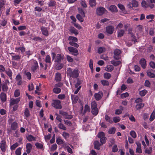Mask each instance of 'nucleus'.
Listing matches in <instances>:
<instances>
[{
	"instance_id": "f257e3e1",
	"label": "nucleus",
	"mask_w": 155,
	"mask_h": 155,
	"mask_svg": "<svg viewBox=\"0 0 155 155\" xmlns=\"http://www.w3.org/2000/svg\"><path fill=\"white\" fill-rule=\"evenodd\" d=\"M67 74L68 76L73 78H77L79 76V73L78 69L72 70L70 68H67Z\"/></svg>"
},
{
	"instance_id": "f03ea898",
	"label": "nucleus",
	"mask_w": 155,
	"mask_h": 155,
	"mask_svg": "<svg viewBox=\"0 0 155 155\" xmlns=\"http://www.w3.org/2000/svg\"><path fill=\"white\" fill-rule=\"evenodd\" d=\"M51 55L52 60H54V62L56 63H61V61L63 60L64 56L63 55H61V54H57L56 55L54 52H52Z\"/></svg>"
},
{
	"instance_id": "7ed1b4c3",
	"label": "nucleus",
	"mask_w": 155,
	"mask_h": 155,
	"mask_svg": "<svg viewBox=\"0 0 155 155\" xmlns=\"http://www.w3.org/2000/svg\"><path fill=\"white\" fill-rule=\"evenodd\" d=\"M14 120L12 118H9L8 120V123L11 125V129L12 130H17L18 126V124L16 122H13Z\"/></svg>"
},
{
	"instance_id": "20e7f679",
	"label": "nucleus",
	"mask_w": 155,
	"mask_h": 155,
	"mask_svg": "<svg viewBox=\"0 0 155 155\" xmlns=\"http://www.w3.org/2000/svg\"><path fill=\"white\" fill-rule=\"evenodd\" d=\"M52 106L57 109H61L62 108L61 102L59 100H53L51 103Z\"/></svg>"
},
{
	"instance_id": "39448f33",
	"label": "nucleus",
	"mask_w": 155,
	"mask_h": 155,
	"mask_svg": "<svg viewBox=\"0 0 155 155\" xmlns=\"http://www.w3.org/2000/svg\"><path fill=\"white\" fill-rule=\"evenodd\" d=\"M8 146L5 140H2L0 142V148L2 152L5 153L7 149Z\"/></svg>"
},
{
	"instance_id": "423d86ee",
	"label": "nucleus",
	"mask_w": 155,
	"mask_h": 155,
	"mask_svg": "<svg viewBox=\"0 0 155 155\" xmlns=\"http://www.w3.org/2000/svg\"><path fill=\"white\" fill-rule=\"evenodd\" d=\"M138 2L135 0H133L129 2L127 6L129 8L131 9L138 7Z\"/></svg>"
},
{
	"instance_id": "0eeeda50",
	"label": "nucleus",
	"mask_w": 155,
	"mask_h": 155,
	"mask_svg": "<svg viewBox=\"0 0 155 155\" xmlns=\"http://www.w3.org/2000/svg\"><path fill=\"white\" fill-rule=\"evenodd\" d=\"M107 11L106 9L103 7H100L97 8L96 10V13L99 16L103 15Z\"/></svg>"
},
{
	"instance_id": "6e6552de",
	"label": "nucleus",
	"mask_w": 155,
	"mask_h": 155,
	"mask_svg": "<svg viewBox=\"0 0 155 155\" xmlns=\"http://www.w3.org/2000/svg\"><path fill=\"white\" fill-rule=\"evenodd\" d=\"M59 114L63 116L64 118L67 119H70L73 118L72 115H69L67 112L62 110L59 111Z\"/></svg>"
},
{
	"instance_id": "1a4fd4ad",
	"label": "nucleus",
	"mask_w": 155,
	"mask_h": 155,
	"mask_svg": "<svg viewBox=\"0 0 155 155\" xmlns=\"http://www.w3.org/2000/svg\"><path fill=\"white\" fill-rule=\"evenodd\" d=\"M68 49L70 52L73 53V55L77 56L78 54V50L76 48L72 47H68Z\"/></svg>"
},
{
	"instance_id": "9d476101",
	"label": "nucleus",
	"mask_w": 155,
	"mask_h": 155,
	"mask_svg": "<svg viewBox=\"0 0 155 155\" xmlns=\"http://www.w3.org/2000/svg\"><path fill=\"white\" fill-rule=\"evenodd\" d=\"M121 51L118 49H116L114 51V58L116 60H118L120 58V54Z\"/></svg>"
},
{
	"instance_id": "9b49d317",
	"label": "nucleus",
	"mask_w": 155,
	"mask_h": 155,
	"mask_svg": "<svg viewBox=\"0 0 155 155\" xmlns=\"http://www.w3.org/2000/svg\"><path fill=\"white\" fill-rule=\"evenodd\" d=\"M114 27L111 25L108 26L106 27V31L108 34L111 35L114 32Z\"/></svg>"
},
{
	"instance_id": "f8f14e48",
	"label": "nucleus",
	"mask_w": 155,
	"mask_h": 155,
	"mask_svg": "<svg viewBox=\"0 0 155 155\" xmlns=\"http://www.w3.org/2000/svg\"><path fill=\"white\" fill-rule=\"evenodd\" d=\"M103 96V93L101 91L95 93L94 95L95 99L97 101L100 100Z\"/></svg>"
},
{
	"instance_id": "ddd939ff",
	"label": "nucleus",
	"mask_w": 155,
	"mask_h": 155,
	"mask_svg": "<svg viewBox=\"0 0 155 155\" xmlns=\"http://www.w3.org/2000/svg\"><path fill=\"white\" fill-rule=\"evenodd\" d=\"M40 29L43 35L46 36H48V31L47 28L44 26H42L41 27Z\"/></svg>"
},
{
	"instance_id": "4468645a",
	"label": "nucleus",
	"mask_w": 155,
	"mask_h": 155,
	"mask_svg": "<svg viewBox=\"0 0 155 155\" xmlns=\"http://www.w3.org/2000/svg\"><path fill=\"white\" fill-rule=\"evenodd\" d=\"M146 62L145 59L144 58H142L140 61V64L143 69H145L146 67Z\"/></svg>"
},
{
	"instance_id": "2eb2a0df",
	"label": "nucleus",
	"mask_w": 155,
	"mask_h": 155,
	"mask_svg": "<svg viewBox=\"0 0 155 155\" xmlns=\"http://www.w3.org/2000/svg\"><path fill=\"white\" fill-rule=\"evenodd\" d=\"M0 98L2 103L5 102L7 99L6 94L3 92H1L0 94Z\"/></svg>"
},
{
	"instance_id": "dca6fc26",
	"label": "nucleus",
	"mask_w": 155,
	"mask_h": 155,
	"mask_svg": "<svg viewBox=\"0 0 155 155\" xmlns=\"http://www.w3.org/2000/svg\"><path fill=\"white\" fill-rule=\"evenodd\" d=\"M26 152L28 154H29L32 148V146L30 143H28L26 144Z\"/></svg>"
},
{
	"instance_id": "f3484780",
	"label": "nucleus",
	"mask_w": 155,
	"mask_h": 155,
	"mask_svg": "<svg viewBox=\"0 0 155 155\" xmlns=\"http://www.w3.org/2000/svg\"><path fill=\"white\" fill-rule=\"evenodd\" d=\"M20 97H18L15 99H11L10 100V104L12 105H14L15 104H17L20 101Z\"/></svg>"
},
{
	"instance_id": "a211bd4d",
	"label": "nucleus",
	"mask_w": 155,
	"mask_h": 155,
	"mask_svg": "<svg viewBox=\"0 0 155 155\" xmlns=\"http://www.w3.org/2000/svg\"><path fill=\"white\" fill-rule=\"evenodd\" d=\"M125 33V31L123 29H118L117 31V35L118 38L121 37L123 36Z\"/></svg>"
},
{
	"instance_id": "6ab92c4d",
	"label": "nucleus",
	"mask_w": 155,
	"mask_h": 155,
	"mask_svg": "<svg viewBox=\"0 0 155 155\" xmlns=\"http://www.w3.org/2000/svg\"><path fill=\"white\" fill-rule=\"evenodd\" d=\"M38 67V63L37 61H35L34 62V64L33 65L31 68V70L34 72Z\"/></svg>"
},
{
	"instance_id": "aec40b11",
	"label": "nucleus",
	"mask_w": 155,
	"mask_h": 155,
	"mask_svg": "<svg viewBox=\"0 0 155 155\" xmlns=\"http://www.w3.org/2000/svg\"><path fill=\"white\" fill-rule=\"evenodd\" d=\"M94 148L97 150L100 149V147L102 145L101 143H100L98 141H96L94 142Z\"/></svg>"
},
{
	"instance_id": "412c9836",
	"label": "nucleus",
	"mask_w": 155,
	"mask_h": 155,
	"mask_svg": "<svg viewBox=\"0 0 155 155\" xmlns=\"http://www.w3.org/2000/svg\"><path fill=\"white\" fill-rule=\"evenodd\" d=\"M148 3L149 5V7L151 8H153L154 5V3H155V0H146Z\"/></svg>"
},
{
	"instance_id": "4be33fe9",
	"label": "nucleus",
	"mask_w": 155,
	"mask_h": 155,
	"mask_svg": "<svg viewBox=\"0 0 155 155\" xmlns=\"http://www.w3.org/2000/svg\"><path fill=\"white\" fill-rule=\"evenodd\" d=\"M109 10L112 12H116L117 11V9L116 6L114 5H111L109 8Z\"/></svg>"
},
{
	"instance_id": "5701e85b",
	"label": "nucleus",
	"mask_w": 155,
	"mask_h": 155,
	"mask_svg": "<svg viewBox=\"0 0 155 155\" xmlns=\"http://www.w3.org/2000/svg\"><path fill=\"white\" fill-rule=\"evenodd\" d=\"M136 144L137 146V147L136 149V152L139 153H141L142 150L141 149V144L139 142H136Z\"/></svg>"
},
{
	"instance_id": "b1692460",
	"label": "nucleus",
	"mask_w": 155,
	"mask_h": 155,
	"mask_svg": "<svg viewBox=\"0 0 155 155\" xmlns=\"http://www.w3.org/2000/svg\"><path fill=\"white\" fill-rule=\"evenodd\" d=\"M55 66V68L58 70L61 69L63 67L64 64L61 63H56Z\"/></svg>"
},
{
	"instance_id": "393cba45",
	"label": "nucleus",
	"mask_w": 155,
	"mask_h": 155,
	"mask_svg": "<svg viewBox=\"0 0 155 155\" xmlns=\"http://www.w3.org/2000/svg\"><path fill=\"white\" fill-rule=\"evenodd\" d=\"M5 72L9 77H11V76H12V72L9 68L6 69Z\"/></svg>"
},
{
	"instance_id": "a878e982",
	"label": "nucleus",
	"mask_w": 155,
	"mask_h": 155,
	"mask_svg": "<svg viewBox=\"0 0 155 155\" xmlns=\"http://www.w3.org/2000/svg\"><path fill=\"white\" fill-rule=\"evenodd\" d=\"M55 79L57 82L61 81V74L59 73H57L56 74Z\"/></svg>"
},
{
	"instance_id": "bb28decb",
	"label": "nucleus",
	"mask_w": 155,
	"mask_h": 155,
	"mask_svg": "<svg viewBox=\"0 0 155 155\" xmlns=\"http://www.w3.org/2000/svg\"><path fill=\"white\" fill-rule=\"evenodd\" d=\"M69 31L71 33L74 34L75 35L78 34V30L74 27L71 28L70 29Z\"/></svg>"
},
{
	"instance_id": "cd10ccee",
	"label": "nucleus",
	"mask_w": 155,
	"mask_h": 155,
	"mask_svg": "<svg viewBox=\"0 0 155 155\" xmlns=\"http://www.w3.org/2000/svg\"><path fill=\"white\" fill-rule=\"evenodd\" d=\"M26 138L29 141H31L33 140H36V138L31 135H30L27 136H26Z\"/></svg>"
},
{
	"instance_id": "c85d7f7f",
	"label": "nucleus",
	"mask_w": 155,
	"mask_h": 155,
	"mask_svg": "<svg viewBox=\"0 0 155 155\" xmlns=\"http://www.w3.org/2000/svg\"><path fill=\"white\" fill-rule=\"evenodd\" d=\"M71 98L73 102L75 103L77 102L79 98V97L78 96L73 95L72 94L71 95Z\"/></svg>"
},
{
	"instance_id": "c756f323",
	"label": "nucleus",
	"mask_w": 155,
	"mask_h": 155,
	"mask_svg": "<svg viewBox=\"0 0 155 155\" xmlns=\"http://www.w3.org/2000/svg\"><path fill=\"white\" fill-rule=\"evenodd\" d=\"M56 142L57 143L58 145L62 144L64 143V141L60 137H58L56 138Z\"/></svg>"
},
{
	"instance_id": "7c9ffc66",
	"label": "nucleus",
	"mask_w": 155,
	"mask_h": 155,
	"mask_svg": "<svg viewBox=\"0 0 155 155\" xmlns=\"http://www.w3.org/2000/svg\"><path fill=\"white\" fill-rule=\"evenodd\" d=\"M89 4L91 7H94L96 5V0H90L89 1Z\"/></svg>"
},
{
	"instance_id": "2f4dec72",
	"label": "nucleus",
	"mask_w": 155,
	"mask_h": 155,
	"mask_svg": "<svg viewBox=\"0 0 155 155\" xmlns=\"http://www.w3.org/2000/svg\"><path fill=\"white\" fill-rule=\"evenodd\" d=\"M98 113V108L91 109V113L94 116L97 115Z\"/></svg>"
},
{
	"instance_id": "473e14b6",
	"label": "nucleus",
	"mask_w": 155,
	"mask_h": 155,
	"mask_svg": "<svg viewBox=\"0 0 155 155\" xmlns=\"http://www.w3.org/2000/svg\"><path fill=\"white\" fill-rule=\"evenodd\" d=\"M53 91L54 93L58 94L61 92V89L60 88L55 87L53 88Z\"/></svg>"
},
{
	"instance_id": "72a5a7b5",
	"label": "nucleus",
	"mask_w": 155,
	"mask_h": 155,
	"mask_svg": "<svg viewBox=\"0 0 155 155\" xmlns=\"http://www.w3.org/2000/svg\"><path fill=\"white\" fill-rule=\"evenodd\" d=\"M56 2L55 1H50L48 3V5L49 7H52L55 6Z\"/></svg>"
},
{
	"instance_id": "f704fd0d",
	"label": "nucleus",
	"mask_w": 155,
	"mask_h": 155,
	"mask_svg": "<svg viewBox=\"0 0 155 155\" xmlns=\"http://www.w3.org/2000/svg\"><path fill=\"white\" fill-rule=\"evenodd\" d=\"M8 89V86L7 84L4 83L2 84V90L3 91H7Z\"/></svg>"
},
{
	"instance_id": "c9c22d12",
	"label": "nucleus",
	"mask_w": 155,
	"mask_h": 155,
	"mask_svg": "<svg viewBox=\"0 0 155 155\" xmlns=\"http://www.w3.org/2000/svg\"><path fill=\"white\" fill-rule=\"evenodd\" d=\"M21 58V56L20 55H15L12 56V60L15 61H19Z\"/></svg>"
},
{
	"instance_id": "e433bc0d",
	"label": "nucleus",
	"mask_w": 155,
	"mask_h": 155,
	"mask_svg": "<svg viewBox=\"0 0 155 155\" xmlns=\"http://www.w3.org/2000/svg\"><path fill=\"white\" fill-rule=\"evenodd\" d=\"M77 82L75 84V88H78L80 86V85L81 84L82 81L78 78H77Z\"/></svg>"
},
{
	"instance_id": "4c0bfd02",
	"label": "nucleus",
	"mask_w": 155,
	"mask_h": 155,
	"mask_svg": "<svg viewBox=\"0 0 155 155\" xmlns=\"http://www.w3.org/2000/svg\"><path fill=\"white\" fill-rule=\"evenodd\" d=\"M113 69V67L111 65L107 66L105 70L107 71H111Z\"/></svg>"
},
{
	"instance_id": "58836bf2",
	"label": "nucleus",
	"mask_w": 155,
	"mask_h": 155,
	"mask_svg": "<svg viewBox=\"0 0 155 155\" xmlns=\"http://www.w3.org/2000/svg\"><path fill=\"white\" fill-rule=\"evenodd\" d=\"M147 75L150 78H154L155 77V74L152 72L151 71L148 70L147 71Z\"/></svg>"
},
{
	"instance_id": "ea45409f",
	"label": "nucleus",
	"mask_w": 155,
	"mask_h": 155,
	"mask_svg": "<svg viewBox=\"0 0 155 155\" xmlns=\"http://www.w3.org/2000/svg\"><path fill=\"white\" fill-rule=\"evenodd\" d=\"M111 64L114 65V66H116L121 63V62L120 61H115L114 60H112L111 61Z\"/></svg>"
},
{
	"instance_id": "a19ab883",
	"label": "nucleus",
	"mask_w": 155,
	"mask_h": 155,
	"mask_svg": "<svg viewBox=\"0 0 155 155\" xmlns=\"http://www.w3.org/2000/svg\"><path fill=\"white\" fill-rule=\"evenodd\" d=\"M141 5L144 8H146L148 6L149 7V5L148 3V2L144 0H143L141 2Z\"/></svg>"
},
{
	"instance_id": "79ce46f5",
	"label": "nucleus",
	"mask_w": 155,
	"mask_h": 155,
	"mask_svg": "<svg viewBox=\"0 0 155 155\" xmlns=\"http://www.w3.org/2000/svg\"><path fill=\"white\" fill-rule=\"evenodd\" d=\"M144 106V104L143 103H140L137 104L136 106V108L137 110L142 108Z\"/></svg>"
},
{
	"instance_id": "37998d69",
	"label": "nucleus",
	"mask_w": 155,
	"mask_h": 155,
	"mask_svg": "<svg viewBox=\"0 0 155 155\" xmlns=\"http://www.w3.org/2000/svg\"><path fill=\"white\" fill-rule=\"evenodd\" d=\"M91 109L97 108V104L95 101H93L91 103Z\"/></svg>"
},
{
	"instance_id": "c03bdc74",
	"label": "nucleus",
	"mask_w": 155,
	"mask_h": 155,
	"mask_svg": "<svg viewBox=\"0 0 155 155\" xmlns=\"http://www.w3.org/2000/svg\"><path fill=\"white\" fill-rule=\"evenodd\" d=\"M118 8L122 11L123 12H125V9L124 5L121 4H118L117 5Z\"/></svg>"
},
{
	"instance_id": "a18cd8bd",
	"label": "nucleus",
	"mask_w": 155,
	"mask_h": 155,
	"mask_svg": "<svg viewBox=\"0 0 155 155\" xmlns=\"http://www.w3.org/2000/svg\"><path fill=\"white\" fill-rule=\"evenodd\" d=\"M76 18L81 22H83L84 21V19L83 18V17L79 14L77 15Z\"/></svg>"
},
{
	"instance_id": "49530a36",
	"label": "nucleus",
	"mask_w": 155,
	"mask_h": 155,
	"mask_svg": "<svg viewBox=\"0 0 155 155\" xmlns=\"http://www.w3.org/2000/svg\"><path fill=\"white\" fill-rule=\"evenodd\" d=\"M105 51V49L104 47H100L98 48V53L100 54L104 52Z\"/></svg>"
},
{
	"instance_id": "de8ad7c7",
	"label": "nucleus",
	"mask_w": 155,
	"mask_h": 155,
	"mask_svg": "<svg viewBox=\"0 0 155 155\" xmlns=\"http://www.w3.org/2000/svg\"><path fill=\"white\" fill-rule=\"evenodd\" d=\"M101 81V84L104 86H108L109 84V83L107 81L102 80Z\"/></svg>"
},
{
	"instance_id": "09e8293b",
	"label": "nucleus",
	"mask_w": 155,
	"mask_h": 155,
	"mask_svg": "<svg viewBox=\"0 0 155 155\" xmlns=\"http://www.w3.org/2000/svg\"><path fill=\"white\" fill-rule=\"evenodd\" d=\"M111 77V74L108 73H105L104 74V78L106 79H109Z\"/></svg>"
},
{
	"instance_id": "8fccbe9b",
	"label": "nucleus",
	"mask_w": 155,
	"mask_h": 155,
	"mask_svg": "<svg viewBox=\"0 0 155 155\" xmlns=\"http://www.w3.org/2000/svg\"><path fill=\"white\" fill-rule=\"evenodd\" d=\"M116 129L114 127L110 128L108 130V133L110 134H114L115 131Z\"/></svg>"
},
{
	"instance_id": "3c124183",
	"label": "nucleus",
	"mask_w": 155,
	"mask_h": 155,
	"mask_svg": "<svg viewBox=\"0 0 155 155\" xmlns=\"http://www.w3.org/2000/svg\"><path fill=\"white\" fill-rule=\"evenodd\" d=\"M147 93V91L146 90H143L139 92V94L142 97L144 96Z\"/></svg>"
},
{
	"instance_id": "603ef678",
	"label": "nucleus",
	"mask_w": 155,
	"mask_h": 155,
	"mask_svg": "<svg viewBox=\"0 0 155 155\" xmlns=\"http://www.w3.org/2000/svg\"><path fill=\"white\" fill-rule=\"evenodd\" d=\"M155 118V110L153 111L152 113L151 114L150 117V121H153L154 120Z\"/></svg>"
},
{
	"instance_id": "864d4df0",
	"label": "nucleus",
	"mask_w": 155,
	"mask_h": 155,
	"mask_svg": "<svg viewBox=\"0 0 155 155\" xmlns=\"http://www.w3.org/2000/svg\"><path fill=\"white\" fill-rule=\"evenodd\" d=\"M68 40L69 41H72L75 42H77L78 40L77 38L73 36H69L68 38Z\"/></svg>"
},
{
	"instance_id": "5fc2aeb1",
	"label": "nucleus",
	"mask_w": 155,
	"mask_h": 155,
	"mask_svg": "<svg viewBox=\"0 0 155 155\" xmlns=\"http://www.w3.org/2000/svg\"><path fill=\"white\" fill-rule=\"evenodd\" d=\"M105 135L104 133L103 132H99L97 134V136L100 139L105 137Z\"/></svg>"
},
{
	"instance_id": "6e6d98bb",
	"label": "nucleus",
	"mask_w": 155,
	"mask_h": 155,
	"mask_svg": "<svg viewBox=\"0 0 155 155\" xmlns=\"http://www.w3.org/2000/svg\"><path fill=\"white\" fill-rule=\"evenodd\" d=\"M35 145L38 149H42L43 148V145L41 143L37 142L35 143Z\"/></svg>"
},
{
	"instance_id": "4d7b16f0",
	"label": "nucleus",
	"mask_w": 155,
	"mask_h": 155,
	"mask_svg": "<svg viewBox=\"0 0 155 155\" xmlns=\"http://www.w3.org/2000/svg\"><path fill=\"white\" fill-rule=\"evenodd\" d=\"M78 10L79 13L81 14V15L83 17H85V14L82 8H78Z\"/></svg>"
},
{
	"instance_id": "13d9d810",
	"label": "nucleus",
	"mask_w": 155,
	"mask_h": 155,
	"mask_svg": "<svg viewBox=\"0 0 155 155\" xmlns=\"http://www.w3.org/2000/svg\"><path fill=\"white\" fill-rule=\"evenodd\" d=\"M106 140L107 138L105 137L100 139V142L101 144V145H103V144L105 143Z\"/></svg>"
},
{
	"instance_id": "bf43d9fd",
	"label": "nucleus",
	"mask_w": 155,
	"mask_h": 155,
	"mask_svg": "<svg viewBox=\"0 0 155 155\" xmlns=\"http://www.w3.org/2000/svg\"><path fill=\"white\" fill-rule=\"evenodd\" d=\"M105 119L109 123H111L113 122L112 121L110 117L107 115H106L105 116Z\"/></svg>"
},
{
	"instance_id": "052dcab7",
	"label": "nucleus",
	"mask_w": 155,
	"mask_h": 155,
	"mask_svg": "<svg viewBox=\"0 0 155 155\" xmlns=\"http://www.w3.org/2000/svg\"><path fill=\"white\" fill-rule=\"evenodd\" d=\"M25 115L26 117H28L30 116L29 110L28 108H26L24 112Z\"/></svg>"
},
{
	"instance_id": "680f3d73",
	"label": "nucleus",
	"mask_w": 155,
	"mask_h": 155,
	"mask_svg": "<svg viewBox=\"0 0 155 155\" xmlns=\"http://www.w3.org/2000/svg\"><path fill=\"white\" fill-rule=\"evenodd\" d=\"M58 127L61 129H62L64 130H66V128L65 127L64 125L62 123H59L58 124Z\"/></svg>"
},
{
	"instance_id": "e2e57ef3",
	"label": "nucleus",
	"mask_w": 155,
	"mask_h": 155,
	"mask_svg": "<svg viewBox=\"0 0 155 155\" xmlns=\"http://www.w3.org/2000/svg\"><path fill=\"white\" fill-rule=\"evenodd\" d=\"M18 146V143H15L13 144L11 147V150H13L15 149Z\"/></svg>"
},
{
	"instance_id": "0e129e2a",
	"label": "nucleus",
	"mask_w": 155,
	"mask_h": 155,
	"mask_svg": "<svg viewBox=\"0 0 155 155\" xmlns=\"http://www.w3.org/2000/svg\"><path fill=\"white\" fill-rule=\"evenodd\" d=\"M21 148L19 147L15 151V154H16V155H21Z\"/></svg>"
},
{
	"instance_id": "69168bd1",
	"label": "nucleus",
	"mask_w": 155,
	"mask_h": 155,
	"mask_svg": "<svg viewBox=\"0 0 155 155\" xmlns=\"http://www.w3.org/2000/svg\"><path fill=\"white\" fill-rule=\"evenodd\" d=\"M25 74L26 75L27 78L30 80L31 78V74L29 72H25Z\"/></svg>"
},
{
	"instance_id": "338daca9",
	"label": "nucleus",
	"mask_w": 155,
	"mask_h": 155,
	"mask_svg": "<svg viewBox=\"0 0 155 155\" xmlns=\"http://www.w3.org/2000/svg\"><path fill=\"white\" fill-rule=\"evenodd\" d=\"M90 108L88 105H85L84 107V112L85 113L87 111H90Z\"/></svg>"
},
{
	"instance_id": "774afa93",
	"label": "nucleus",
	"mask_w": 155,
	"mask_h": 155,
	"mask_svg": "<svg viewBox=\"0 0 155 155\" xmlns=\"http://www.w3.org/2000/svg\"><path fill=\"white\" fill-rule=\"evenodd\" d=\"M120 118L119 117H114L113 118V120L115 123L119 122L120 121Z\"/></svg>"
}]
</instances>
